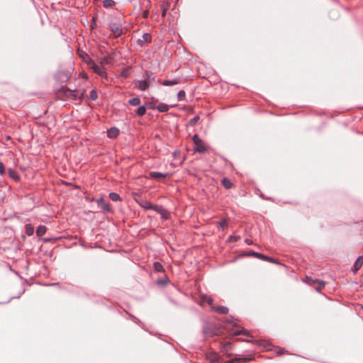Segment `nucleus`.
<instances>
[{
  "instance_id": "nucleus-25",
  "label": "nucleus",
  "mask_w": 363,
  "mask_h": 363,
  "mask_svg": "<svg viewBox=\"0 0 363 363\" xmlns=\"http://www.w3.org/2000/svg\"><path fill=\"white\" fill-rule=\"evenodd\" d=\"M140 99L139 97H134L128 101V104L131 106H136L140 104Z\"/></svg>"
},
{
  "instance_id": "nucleus-33",
  "label": "nucleus",
  "mask_w": 363,
  "mask_h": 363,
  "mask_svg": "<svg viewBox=\"0 0 363 363\" xmlns=\"http://www.w3.org/2000/svg\"><path fill=\"white\" fill-rule=\"evenodd\" d=\"M315 282H318L319 284V286L318 287H315V290L317 291H320V290L324 288L325 285V282L324 281H322V280H315L314 281Z\"/></svg>"
},
{
  "instance_id": "nucleus-26",
  "label": "nucleus",
  "mask_w": 363,
  "mask_h": 363,
  "mask_svg": "<svg viewBox=\"0 0 363 363\" xmlns=\"http://www.w3.org/2000/svg\"><path fill=\"white\" fill-rule=\"evenodd\" d=\"M232 347V344L230 342H225L222 345L221 351L223 352L227 353Z\"/></svg>"
},
{
  "instance_id": "nucleus-21",
  "label": "nucleus",
  "mask_w": 363,
  "mask_h": 363,
  "mask_svg": "<svg viewBox=\"0 0 363 363\" xmlns=\"http://www.w3.org/2000/svg\"><path fill=\"white\" fill-rule=\"evenodd\" d=\"M46 231H47L46 226H45V225H39L37 228V230H36V235H37L38 237L43 236V235L45 234Z\"/></svg>"
},
{
  "instance_id": "nucleus-11",
  "label": "nucleus",
  "mask_w": 363,
  "mask_h": 363,
  "mask_svg": "<svg viewBox=\"0 0 363 363\" xmlns=\"http://www.w3.org/2000/svg\"><path fill=\"white\" fill-rule=\"evenodd\" d=\"M181 82L180 77H176L172 80H164L160 82V84L162 86H174L179 84Z\"/></svg>"
},
{
  "instance_id": "nucleus-39",
  "label": "nucleus",
  "mask_w": 363,
  "mask_h": 363,
  "mask_svg": "<svg viewBox=\"0 0 363 363\" xmlns=\"http://www.w3.org/2000/svg\"><path fill=\"white\" fill-rule=\"evenodd\" d=\"M240 239L239 236L237 235H230L228 240L231 242H237Z\"/></svg>"
},
{
  "instance_id": "nucleus-17",
  "label": "nucleus",
  "mask_w": 363,
  "mask_h": 363,
  "mask_svg": "<svg viewBox=\"0 0 363 363\" xmlns=\"http://www.w3.org/2000/svg\"><path fill=\"white\" fill-rule=\"evenodd\" d=\"M249 255H253V256H255V257H256L257 258H259V259H261L262 260H267V261H270V262L272 261V259L271 257H267V256H266L264 255L260 254L259 252H254V251H250L249 252Z\"/></svg>"
},
{
  "instance_id": "nucleus-19",
  "label": "nucleus",
  "mask_w": 363,
  "mask_h": 363,
  "mask_svg": "<svg viewBox=\"0 0 363 363\" xmlns=\"http://www.w3.org/2000/svg\"><path fill=\"white\" fill-rule=\"evenodd\" d=\"M143 77L150 84L151 82L155 81V77L152 72L150 71H145Z\"/></svg>"
},
{
  "instance_id": "nucleus-15",
  "label": "nucleus",
  "mask_w": 363,
  "mask_h": 363,
  "mask_svg": "<svg viewBox=\"0 0 363 363\" xmlns=\"http://www.w3.org/2000/svg\"><path fill=\"white\" fill-rule=\"evenodd\" d=\"M79 55L83 61L86 62L89 66L94 62V60L85 52L82 51L81 52H79Z\"/></svg>"
},
{
  "instance_id": "nucleus-23",
  "label": "nucleus",
  "mask_w": 363,
  "mask_h": 363,
  "mask_svg": "<svg viewBox=\"0 0 363 363\" xmlns=\"http://www.w3.org/2000/svg\"><path fill=\"white\" fill-rule=\"evenodd\" d=\"M221 184L226 189H230L233 186V183L231 182V181L225 177L222 179Z\"/></svg>"
},
{
  "instance_id": "nucleus-20",
  "label": "nucleus",
  "mask_w": 363,
  "mask_h": 363,
  "mask_svg": "<svg viewBox=\"0 0 363 363\" xmlns=\"http://www.w3.org/2000/svg\"><path fill=\"white\" fill-rule=\"evenodd\" d=\"M156 109L161 113H165L169 111V106L166 104L161 103L156 106Z\"/></svg>"
},
{
  "instance_id": "nucleus-13",
  "label": "nucleus",
  "mask_w": 363,
  "mask_h": 363,
  "mask_svg": "<svg viewBox=\"0 0 363 363\" xmlns=\"http://www.w3.org/2000/svg\"><path fill=\"white\" fill-rule=\"evenodd\" d=\"M107 134L109 138H116L119 135V130L116 127H112L107 130Z\"/></svg>"
},
{
  "instance_id": "nucleus-34",
  "label": "nucleus",
  "mask_w": 363,
  "mask_h": 363,
  "mask_svg": "<svg viewBox=\"0 0 363 363\" xmlns=\"http://www.w3.org/2000/svg\"><path fill=\"white\" fill-rule=\"evenodd\" d=\"M90 99L92 100V101H95L96 100L98 96H97V92L95 89H92L91 91H90Z\"/></svg>"
},
{
  "instance_id": "nucleus-6",
  "label": "nucleus",
  "mask_w": 363,
  "mask_h": 363,
  "mask_svg": "<svg viewBox=\"0 0 363 363\" xmlns=\"http://www.w3.org/2000/svg\"><path fill=\"white\" fill-rule=\"evenodd\" d=\"M203 333L206 337H212L217 335L214 327L212 325L208 324L203 326Z\"/></svg>"
},
{
  "instance_id": "nucleus-37",
  "label": "nucleus",
  "mask_w": 363,
  "mask_h": 363,
  "mask_svg": "<svg viewBox=\"0 0 363 363\" xmlns=\"http://www.w3.org/2000/svg\"><path fill=\"white\" fill-rule=\"evenodd\" d=\"M218 225L219 227H220L222 229H224L227 226L228 223L226 220H222L218 223Z\"/></svg>"
},
{
  "instance_id": "nucleus-14",
  "label": "nucleus",
  "mask_w": 363,
  "mask_h": 363,
  "mask_svg": "<svg viewBox=\"0 0 363 363\" xmlns=\"http://www.w3.org/2000/svg\"><path fill=\"white\" fill-rule=\"evenodd\" d=\"M211 309H212L213 311L216 312V313H220V314H226L228 312V308L226 306H213L211 307Z\"/></svg>"
},
{
  "instance_id": "nucleus-24",
  "label": "nucleus",
  "mask_w": 363,
  "mask_h": 363,
  "mask_svg": "<svg viewBox=\"0 0 363 363\" xmlns=\"http://www.w3.org/2000/svg\"><path fill=\"white\" fill-rule=\"evenodd\" d=\"M233 334L234 335H245V336H247V337H250V332L248 330H246L245 329H242V330H237L233 332Z\"/></svg>"
},
{
  "instance_id": "nucleus-2",
  "label": "nucleus",
  "mask_w": 363,
  "mask_h": 363,
  "mask_svg": "<svg viewBox=\"0 0 363 363\" xmlns=\"http://www.w3.org/2000/svg\"><path fill=\"white\" fill-rule=\"evenodd\" d=\"M192 140H193L194 144L195 145V147H194L195 152L202 153L206 150V147L205 145L203 144L201 139L198 136V135L195 134L193 136Z\"/></svg>"
},
{
  "instance_id": "nucleus-31",
  "label": "nucleus",
  "mask_w": 363,
  "mask_h": 363,
  "mask_svg": "<svg viewBox=\"0 0 363 363\" xmlns=\"http://www.w3.org/2000/svg\"><path fill=\"white\" fill-rule=\"evenodd\" d=\"M186 99V94H185V91L184 90H180L178 93H177V100L179 101H185Z\"/></svg>"
},
{
  "instance_id": "nucleus-9",
  "label": "nucleus",
  "mask_w": 363,
  "mask_h": 363,
  "mask_svg": "<svg viewBox=\"0 0 363 363\" xmlns=\"http://www.w3.org/2000/svg\"><path fill=\"white\" fill-rule=\"evenodd\" d=\"M168 174L161 173L159 172H150L149 173L150 178L155 180H161L167 177Z\"/></svg>"
},
{
  "instance_id": "nucleus-4",
  "label": "nucleus",
  "mask_w": 363,
  "mask_h": 363,
  "mask_svg": "<svg viewBox=\"0 0 363 363\" xmlns=\"http://www.w3.org/2000/svg\"><path fill=\"white\" fill-rule=\"evenodd\" d=\"M154 211L160 214L162 220H167L169 219V213L162 206L157 205V207L154 208Z\"/></svg>"
},
{
  "instance_id": "nucleus-30",
  "label": "nucleus",
  "mask_w": 363,
  "mask_h": 363,
  "mask_svg": "<svg viewBox=\"0 0 363 363\" xmlns=\"http://www.w3.org/2000/svg\"><path fill=\"white\" fill-rule=\"evenodd\" d=\"M25 228L26 233L28 236H31L33 235L34 228L30 224H26Z\"/></svg>"
},
{
  "instance_id": "nucleus-27",
  "label": "nucleus",
  "mask_w": 363,
  "mask_h": 363,
  "mask_svg": "<svg viewBox=\"0 0 363 363\" xmlns=\"http://www.w3.org/2000/svg\"><path fill=\"white\" fill-rule=\"evenodd\" d=\"M155 271L157 272H162L164 271V267L161 263L159 262H155L153 264Z\"/></svg>"
},
{
  "instance_id": "nucleus-7",
  "label": "nucleus",
  "mask_w": 363,
  "mask_h": 363,
  "mask_svg": "<svg viewBox=\"0 0 363 363\" xmlns=\"http://www.w3.org/2000/svg\"><path fill=\"white\" fill-rule=\"evenodd\" d=\"M151 40H152L151 35L148 33H143L142 38L138 39L137 40V42L140 46L143 47L145 45V44L150 43L151 42Z\"/></svg>"
},
{
  "instance_id": "nucleus-1",
  "label": "nucleus",
  "mask_w": 363,
  "mask_h": 363,
  "mask_svg": "<svg viewBox=\"0 0 363 363\" xmlns=\"http://www.w3.org/2000/svg\"><path fill=\"white\" fill-rule=\"evenodd\" d=\"M108 28L113 33L115 38L119 37L123 33V25L118 20H111Z\"/></svg>"
},
{
  "instance_id": "nucleus-18",
  "label": "nucleus",
  "mask_w": 363,
  "mask_h": 363,
  "mask_svg": "<svg viewBox=\"0 0 363 363\" xmlns=\"http://www.w3.org/2000/svg\"><path fill=\"white\" fill-rule=\"evenodd\" d=\"M8 174L11 179L14 180L15 182H19L20 181V176L18 174V173L13 170V169L10 168L8 169Z\"/></svg>"
},
{
  "instance_id": "nucleus-10",
  "label": "nucleus",
  "mask_w": 363,
  "mask_h": 363,
  "mask_svg": "<svg viewBox=\"0 0 363 363\" xmlns=\"http://www.w3.org/2000/svg\"><path fill=\"white\" fill-rule=\"evenodd\" d=\"M363 264V257L359 256L356 261L354 263L353 267H352V272L354 274H356L362 267Z\"/></svg>"
},
{
  "instance_id": "nucleus-35",
  "label": "nucleus",
  "mask_w": 363,
  "mask_h": 363,
  "mask_svg": "<svg viewBox=\"0 0 363 363\" xmlns=\"http://www.w3.org/2000/svg\"><path fill=\"white\" fill-rule=\"evenodd\" d=\"M199 120V116H194V118H192L189 121V124L190 125H194Z\"/></svg>"
},
{
  "instance_id": "nucleus-46",
  "label": "nucleus",
  "mask_w": 363,
  "mask_h": 363,
  "mask_svg": "<svg viewBox=\"0 0 363 363\" xmlns=\"http://www.w3.org/2000/svg\"><path fill=\"white\" fill-rule=\"evenodd\" d=\"M133 320L135 323H138V321H139V320L135 317H133Z\"/></svg>"
},
{
  "instance_id": "nucleus-22",
  "label": "nucleus",
  "mask_w": 363,
  "mask_h": 363,
  "mask_svg": "<svg viewBox=\"0 0 363 363\" xmlns=\"http://www.w3.org/2000/svg\"><path fill=\"white\" fill-rule=\"evenodd\" d=\"M201 301L202 303H207L208 305L213 306V300L211 297L207 296V295H202L201 297Z\"/></svg>"
},
{
  "instance_id": "nucleus-47",
  "label": "nucleus",
  "mask_w": 363,
  "mask_h": 363,
  "mask_svg": "<svg viewBox=\"0 0 363 363\" xmlns=\"http://www.w3.org/2000/svg\"><path fill=\"white\" fill-rule=\"evenodd\" d=\"M59 283H52V284H50L51 286H56V285H58Z\"/></svg>"
},
{
  "instance_id": "nucleus-38",
  "label": "nucleus",
  "mask_w": 363,
  "mask_h": 363,
  "mask_svg": "<svg viewBox=\"0 0 363 363\" xmlns=\"http://www.w3.org/2000/svg\"><path fill=\"white\" fill-rule=\"evenodd\" d=\"M6 172L5 166L3 162H0V175H4Z\"/></svg>"
},
{
  "instance_id": "nucleus-16",
  "label": "nucleus",
  "mask_w": 363,
  "mask_h": 363,
  "mask_svg": "<svg viewBox=\"0 0 363 363\" xmlns=\"http://www.w3.org/2000/svg\"><path fill=\"white\" fill-rule=\"evenodd\" d=\"M138 85L137 86V89L140 91H146L150 86V84L145 80H139L138 81Z\"/></svg>"
},
{
  "instance_id": "nucleus-40",
  "label": "nucleus",
  "mask_w": 363,
  "mask_h": 363,
  "mask_svg": "<svg viewBox=\"0 0 363 363\" xmlns=\"http://www.w3.org/2000/svg\"><path fill=\"white\" fill-rule=\"evenodd\" d=\"M165 283H166V281H165V280H164V279H159V280L157 281V284H158L163 285V284H164Z\"/></svg>"
},
{
  "instance_id": "nucleus-12",
  "label": "nucleus",
  "mask_w": 363,
  "mask_h": 363,
  "mask_svg": "<svg viewBox=\"0 0 363 363\" xmlns=\"http://www.w3.org/2000/svg\"><path fill=\"white\" fill-rule=\"evenodd\" d=\"M139 205L145 208V209H152L154 211V208L157 207V205L152 204L150 202H149L147 200H142L141 201L138 202Z\"/></svg>"
},
{
  "instance_id": "nucleus-3",
  "label": "nucleus",
  "mask_w": 363,
  "mask_h": 363,
  "mask_svg": "<svg viewBox=\"0 0 363 363\" xmlns=\"http://www.w3.org/2000/svg\"><path fill=\"white\" fill-rule=\"evenodd\" d=\"M89 67L94 70V72L99 75L101 77L106 78L107 74L104 71V67L103 66H99L95 64L94 62L92 64L89 65Z\"/></svg>"
},
{
  "instance_id": "nucleus-5",
  "label": "nucleus",
  "mask_w": 363,
  "mask_h": 363,
  "mask_svg": "<svg viewBox=\"0 0 363 363\" xmlns=\"http://www.w3.org/2000/svg\"><path fill=\"white\" fill-rule=\"evenodd\" d=\"M99 207L104 212L108 213L111 211V208L108 203L106 201V200L101 197L96 201Z\"/></svg>"
},
{
  "instance_id": "nucleus-36",
  "label": "nucleus",
  "mask_w": 363,
  "mask_h": 363,
  "mask_svg": "<svg viewBox=\"0 0 363 363\" xmlns=\"http://www.w3.org/2000/svg\"><path fill=\"white\" fill-rule=\"evenodd\" d=\"M260 345H263V347L266 349V350H271L272 349V345L270 343H267L265 342V341L264 340H261L260 341Z\"/></svg>"
},
{
  "instance_id": "nucleus-45",
  "label": "nucleus",
  "mask_w": 363,
  "mask_h": 363,
  "mask_svg": "<svg viewBox=\"0 0 363 363\" xmlns=\"http://www.w3.org/2000/svg\"><path fill=\"white\" fill-rule=\"evenodd\" d=\"M284 350L282 349H279V352H277L278 354H281L283 353Z\"/></svg>"
},
{
  "instance_id": "nucleus-41",
  "label": "nucleus",
  "mask_w": 363,
  "mask_h": 363,
  "mask_svg": "<svg viewBox=\"0 0 363 363\" xmlns=\"http://www.w3.org/2000/svg\"><path fill=\"white\" fill-rule=\"evenodd\" d=\"M245 242L247 245H251L252 243V241L251 240L247 238L245 240Z\"/></svg>"
},
{
  "instance_id": "nucleus-48",
  "label": "nucleus",
  "mask_w": 363,
  "mask_h": 363,
  "mask_svg": "<svg viewBox=\"0 0 363 363\" xmlns=\"http://www.w3.org/2000/svg\"><path fill=\"white\" fill-rule=\"evenodd\" d=\"M165 12H166L165 10H164L163 12H162V16L165 15Z\"/></svg>"
},
{
  "instance_id": "nucleus-44",
  "label": "nucleus",
  "mask_w": 363,
  "mask_h": 363,
  "mask_svg": "<svg viewBox=\"0 0 363 363\" xmlns=\"http://www.w3.org/2000/svg\"><path fill=\"white\" fill-rule=\"evenodd\" d=\"M226 321L229 323H233V318L230 317V318H228Z\"/></svg>"
},
{
  "instance_id": "nucleus-32",
  "label": "nucleus",
  "mask_w": 363,
  "mask_h": 363,
  "mask_svg": "<svg viewBox=\"0 0 363 363\" xmlns=\"http://www.w3.org/2000/svg\"><path fill=\"white\" fill-rule=\"evenodd\" d=\"M115 4V1L113 0H104L103 5L105 8L111 7Z\"/></svg>"
},
{
  "instance_id": "nucleus-8",
  "label": "nucleus",
  "mask_w": 363,
  "mask_h": 363,
  "mask_svg": "<svg viewBox=\"0 0 363 363\" xmlns=\"http://www.w3.org/2000/svg\"><path fill=\"white\" fill-rule=\"evenodd\" d=\"M206 358L208 363H220V357L216 352H212L208 353Z\"/></svg>"
},
{
  "instance_id": "nucleus-28",
  "label": "nucleus",
  "mask_w": 363,
  "mask_h": 363,
  "mask_svg": "<svg viewBox=\"0 0 363 363\" xmlns=\"http://www.w3.org/2000/svg\"><path fill=\"white\" fill-rule=\"evenodd\" d=\"M109 198L113 201H121V196H119V194H118L117 193H115V192H111L109 194Z\"/></svg>"
},
{
  "instance_id": "nucleus-43",
  "label": "nucleus",
  "mask_w": 363,
  "mask_h": 363,
  "mask_svg": "<svg viewBox=\"0 0 363 363\" xmlns=\"http://www.w3.org/2000/svg\"><path fill=\"white\" fill-rule=\"evenodd\" d=\"M148 106H149V108H151V109H155L156 108V107L153 105H152L150 103L148 104Z\"/></svg>"
},
{
  "instance_id": "nucleus-42",
  "label": "nucleus",
  "mask_w": 363,
  "mask_h": 363,
  "mask_svg": "<svg viewBox=\"0 0 363 363\" xmlns=\"http://www.w3.org/2000/svg\"><path fill=\"white\" fill-rule=\"evenodd\" d=\"M108 57H104V58L101 59L100 62H101V64H102L104 62H108Z\"/></svg>"
},
{
  "instance_id": "nucleus-29",
  "label": "nucleus",
  "mask_w": 363,
  "mask_h": 363,
  "mask_svg": "<svg viewBox=\"0 0 363 363\" xmlns=\"http://www.w3.org/2000/svg\"><path fill=\"white\" fill-rule=\"evenodd\" d=\"M146 113V107L145 106H140L137 109L136 113L139 116H143Z\"/></svg>"
}]
</instances>
